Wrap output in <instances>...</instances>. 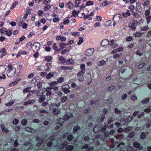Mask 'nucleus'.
I'll use <instances>...</instances> for the list:
<instances>
[{
	"label": "nucleus",
	"mask_w": 151,
	"mask_h": 151,
	"mask_svg": "<svg viewBox=\"0 0 151 151\" xmlns=\"http://www.w3.org/2000/svg\"><path fill=\"white\" fill-rule=\"evenodd\" d=\"M8 68V69L7 71V75L8 77H11L14 75L16 70L14 67L10 64L9 65Z\"/></svg>",
	"instance_id": "obj_1"
},
{
	"label": "nucleus",
	"mask_w": 151,
	"mask_h": 151,
	"mask_svg": "<svg viewBox=\"0 0 151 151\" xmlns=\"http://www.w3.org/2000/svg\"><path fill=\"white\" fill-rule=\"evenodd\" d=\"M73 116V114L71 113H70L67 114H66L65 116H64L63 118L60 119V120H58V123L62 124L64 121V119L66 120L69 119L70 118H71Z\"/></svg>",
	"instance_id": "obj_2"
},
{
	"label": "nucleus",
	"mask_w": 151,
	"mask_h": 151,
	"mask_svg": "<svg viewBox=\"0 0 151 151\" xmlns=\"http://www.w3.org/2000/svg\"><path fill=\"white\" fill-rule=\"evenodd\" d=\"M113 21L116 23H120L122 21V16L119 14H116L113 17Z\"/></svg>",
	"instance_id": "obj_3"
},
{
	"label": "nucleus",
	"mask_w": 151,
	"mask_h": 151,
	"mask_svg": "<svg viewBox=\"0 0 151 151\" xmlns=\"http://www.w3.org/2000/svg\"><path fill=\"white\" fill-rule=\"evenodd\" d=\"M85 72L81 70L77 73V76L78 78V80L82 82L84 81V78L83 77V76Z\"/></svg>",
	"instance_id": "obj_4"
},
{
	"label": "nucleus",
	"mask_w": 151,
	"mask_h": 151,
	"mask_svg": "<svg viewBox=\"0 0 151 151\" xmlns=\"http://www.w3.org/2000/svg\"><path fill=\"white\" fill-rule=\"evenodd\" d=\"M94 51V50L93 48L88 49L86 51L85 54L87 56H91L93 55Z\"/></svg>",
	"instance_id": "obj_5"
},
{
	"label": "nucleus",
	"mask_w": 151,
	"mask_h": 151,
	"mask_svg": "<svg viewBox=\"0 0 151 151\" xmlns=\"http://www.w3.org/2000/svg\"><path fill=\"white\" fill-rule=\"evenodd\" d=\"M138 24L137 21L136 20H134L132 23L128 26L132 28L133 31H134L136 29V26Z\"/></svg>",
	"instance_id": "obj_6"
},
{
	"label": "nucleus",
	"mask_w": 151,
	"mask_h": 151,
	"mask_svg": "<svg viewBox=\"0 0 151 151\" xmlns=\"http://www.w3.org/2000/svg\"><path fill=\"white\" fill-rule=\"evenodd\" d=\"M112 2L109 1L107 0L103 1L100 4V6L102 7H104L105 6H106L108 5L111 4Z\"/></svg>",
	"instance_id": "obj_7"
},
{
	"label": "nucleus",
	"mask_w": 151,
	"mask_h": 151,
	"mask_svg": "<svg viewBox=\"0 0 151 151\" xmlns=\"http://www.w3.org/2000/svg\"><path fill=\"white\" fill-rule=\"evenodd\" d=\"M109 43L110 45L112 48H114L118 46V44L117 43H115L114 40L112 39L110 41Z\"/></svg>",
	"instance_id": "obj_8"
},
{
	"label": "nucleus",
	"mask_w": 151,
	"mask_h": 151,
	"mask_svg": "<svg viewBox=\"0 0 151 151\" xmlns=\"http://www.w3.org/2000/svg\"><path fill=\"white\" fill-rule=\"evenodd\" d=\"M34 47V49L35 51L36 52L38 51L40 49V43L38 42L35 43L33 45Z\"/></svg>",
	"instance_id": "obj_9"
},
{
	"label": "nucleus",
	"mask_w": 151,
	"mask_h": 151,
	"mask_svg": "<svg viewBox=\"0 0 151 151\" xmlns=\"http://www.w3.org/2000/svg\"><path fill=\"white\" fill-rule=\"evenodd\" d=\"M46 91L47 93L46 94L47 96H50L52 94L51 90L52 88L50 87H48L45 88Z\"/></svg>",
	"instance_id": "obj_10"
},
{
	"label": "nucleus",
	"mask_w": 151,
	"mask_h": 151,
	"mask_svg": "<svg viewBox=\"0 0 151 151\" xmlns=\"http://www.w3.org/2000/svg\"><path fill=\"white\" fill-rule=\"evenodd\" d=\"M101 45L102 46H105L109 44L110 42L107 39H104L101 42Z\"/></svg>",
	"instance_id": "obj_11"
},
{
	"label": "nucleus",
	"mask_w": 151,
	"mask_h": 151,
	"mask_svg": "<svg viewBox=\"0 0 151 151\" xmlns=\"http://www.w3.org/2000/svg\"><path fill=\"white\" fill-rule=\"evenodd\" d=\"M29 53V52H26L25 51H19L17 53V57L21 56V54L26 55H28Z\"/></svg>",
	"instance_id": "obj_12"
},
{
	"label": "nucleus",
	"mask_w": 151,
	"mask_h": 151,
	"mask_svg": "<svg viewBox=\"0 0 151 151\" xmlns=\"http://www.w3.org/2000/svg\"><path fill=\"white\" fill-rule=\"evenodd\" d=\"M52 62L46 63L45 64V65L47 67L46 69H45V70L46 71H49L50 70V68L52 67L51 66Z\"/></svg>",
	"instance_id": "obj_13"
},
{
	"label": "nucleus",
	"mask_w": 151,
	"mask_h": 151,
	"mask_svg": "<svg viewBox=\"0 0 151 151\" xmlns=\"http://www.w3.org/2000/svg\"><path fill=\"white\" fill-rule=\"evenodd\" d=\"M69 18H70V17L69 16L65 18L64 20L63 24L64 25L68 24L70 22Z\"/></svg>",
	"instance_id": "obj_14"
},
{
	"label": "nucleus",
	"mask_w": 151,
	"mask_h": 151,
	"mask_svg": "<svg viewBox=\"0 0 151 151\" xmlns=\"http://www.w3.org/2000/svg\"><path fill=\"white\" fill-rule=\"evenodd\" d=\"M122 14L124 17H127L131 15V14L130 13L129 10H127L126 13L123 12L122 13Z\"/></svg>",
	"instance_id": "obj_15"
},
{
	"label": "nucleus",
	"mask_w": 151,
	"mask_h": 151,
	"mask_svg": "<svg viewBox=\"0 0 151 151\" xmlns=\"http://www.w3.org/2000/svg\"><path fill=\"white\" fill-rule=\"evenodd\" d=\"M133 146L135 148H138L139 149H141L142 147L140 146L138 142H135Z\"/></svg>",
	"instance_id": "obj_16"
},
{
	"label": "nucleus",
	"mask_w": 151,
	"mask_h": 151,
	"mask_svg": "<svg viewBox=\"0 0 151 151\" xmlns=\"http://www.w3.org/2000/svg\"><path fill=\"white\" fill-rule=\"evenodd\" d=\"M123 48L122 47H119L116 49L114 50L113 51H112L111 53L112 54H114L115 53H116L118 52L121 51L123 50Z\"/></svg>",
	"instance_id": "obj_17"
},
{
	"label": "nucleus",
	"mask_w": 151,
	"mask_h": 151,
	"mask_svg": "<svg viewBox=\"0 0 151 151\" xmlns=\"http://www.w3.org/2000/svg\"><path fill=\"white\" fill-rule=\"evenodd\" d=\"M6 70L5 67L3 65H0V74L4 73Z\"/></svg>",
	"instance_id": "obj_18"
},
{
	"label": "nucleus",
	"mask_w": 151,
	"mask_h": 151,
	"mask_svg": "<svg viewBox=\"0 0 151 151\" xmlns=\"http://www.w3.org/2000/svg\"><path fill=\"white\" fill-rule=\"evenodd\" d=\"M0 52L2 53L1 55V57H3L6 54V49L4 48L1 49H0Z\"/></svg>",
	"instance_id": "obj_19"
},
{
	"label": "nucleus",
	"mask_w": 151,
	"mask_h": 151,
	"mask_svg": "<svg viewBox=\"0 0 151 151\" xmlns=\"http://www.w3.org/2000/svg\"><path fill=\"white\" fill-rule=\"evenodd\" d=\"M35 102V100L32 99L30 100L27 102H25L24 103V105L25 106H26L27 104H33Z\"/></svg>",
	"instance_id": "obj_20"
},
{
	"label": "nucleus",
	"mask_w": 151,
	"mask_h": 151,
	"mask_svg": "<svg viewBox=\"0 0 151 151\" xmlns=\"http://www.w3.org/2000/svg\"><path fill=\"white\" fill-rule=\"evenodd\" d=\"M52 6V5L50 4H49L46 6H44L43 7V9L46 12L49 10Z\"/></svg>",
	"instance_id": "obj_21"
},
{
	"label": "nucleus",
	"mask_w": 151,
	"mask_h": 151,
	"mask_svg": "<svg viewBox=\"0 0 151 151\" xmlns=\"http://www.w3.org/2000/svg\"><path fill=\"white\" fill-rule=\"evenodd\" d=\"M1 127L3 132L7 133L8 132V129L6 128L3 125H1Z\"/></svg>",
	"instance_id": "obj_22"
},
{
	"label": "nucleus",
	"mask_w": 151,
	"mask_h": 151,
	"mask_svg": "<svg viewBox=\"0 0 151 151\" xmlns=\"http://www.w3.org/2000/svg\"><path fill=\"white\" fill-rule=\"evenodd\" d=\"M45 98V96L44 95H43L40 96V97L39 99V102L41 103L43 102L44 101Z\"/></svg>",
	"instance_id": "obj_23"
},
{
	"label": "nucleus",
	"mask_w": 151,
	"mask_h": 151,
	"mask_svg": "<svg viewBox=\"0 0 151 151\" xmlns=\"http://www.w3.org/2000/svg\"><path fill=\"white\" fill-rule=\"evenodd\" d=\"M54 76V73H50L46 76V78L48 79H50L52 77Z\"/></svg>",
	"instance_id": "obj_24"
},
{
	"label": "nucleus",
	"mask_w": 151,
	"mask_h": 151,
	"mask_svg": "<svg viewBox=\"0 0 151 151\" xmlns=\"http://www.w3.org/2000/svg\"><path fill=\"white\" fill-rule=\"evenodd\" d=\"M70 88V87L67 84H64L61 86V89L62 90H64V89L66 88Z\"/></svg>",
	"instance_id": "obj_25"
},
{
	"label": "nucleus",
	"mask_w": 151,
	"mask_h": 151,
	"mask_svg": "<svg viewBox=\"0 0 151 151\" xmlns=\"http://www.w3.org/2000/svg\"><path fill=\"white\" fill-rule=\"evenodd\" d=\"M67 6L70 9H73L74 6L73 4L71 2H69L67 4Z\"/></svg>",
	"instance_id": "obj_26"
},
{
	"label": "nucleus",
	"mask_w": 151,
	"mask_h": 151,
	"mask_svg": "<svg viewBox=\"0 0 151 151\" xmlns=\"http://www.w3.org/2000/svg\"><path fill=\"white\" fill-rule=\"evenodd\" d=\"M66 43H61L60 44L59 46L60 47L61 49H63L66 47L67 45Z\"/></svg>",
	"instance_id": "obj_27"
},
{
	"label": "nucleus",
	"mask_w": 151,
	"mask_h": 151,
	"mask_svg": "<svg viewBox=\"0 0 151 151\" xmlns=\"http://www.w3.org/2000/svg\"><path fill=\"white\" fill-rule=\"evenodd\" d=\"M60 113V110L57 109H54L53 111V113L54 115H57Z\"/></svg>",
	"instance_id": "obj_28"
},
{
	"label": "nucleus",
	"mask_w": 151,
	"mask_h": 151,
	"mask_svg": "<svg viewBox=\"0 0 151 151\" xmlns=\"http://www.w3.org/2000/svg\"><path fill=\"white\" fill-rule=\"evenodd\" d=\"M80 68L81 71L86 72V69L85 68V65L84 64H82L80 65Z\"/></svg>",
	"instance_id": "obj_29"
},
{
	"label": "nucleus",
	"mask_w": 151,
	"mask_h": 151,
	"mask_svg": "<svg viewBox=\"0 0 151 151\" xmlns=\"http://www.w3.org/2000/svg\"><path fill=\"white\" fill-rule=\"evenodd\" d=\"M81 0H76L75 1V5L76 7H78L81 2Z\"/></svg>",
	"instance_id": "obj_30"
},
{
	"label": "nucleus",
	"mask_w": 151,
	"mask_h": 151,
	"mask_svg": "<svg viewBox=\"0 0 151 151\" xmlns=\"http://www.w3.org/2000/svg\"><path fill=\"white\" fill-rule=\"evenodd\" d=\"M83 38V37H79L80 40L78 41L77 43V44L78 45H80L83 42L84 40Z\"/></svg>",
	"instance_id": "obj_31"
},
{
	"label": "nucleus",
	"mask_w": 151,
	"mask_h": 151,
	"mask_svg": "<svg viewBox=\"0 0 151 151\" xmlns=\"http://www.w3.org/2000/svg\"><path fill=\"white\" fill-rule=\"evenodd\" d=\"M4 89L3 88H0V96H2L4 92Z\"/></svg>",
	"instance_id": "obj_32"
},
{
	"label": "nucleus",
	"mask_w": 151,
	"mask_h": 151,
	"mask_svg": "<svg viewBox=\"0 0 151 151\" xmlns=\"http://www.w3.org/2000/svg\"><path fill=\"white\" fill-rule=\"evenodd\" d=\"M105 62L104 60H101L99 62H98L97 63V64L99 65L102 66L105 64Z\"/></svg>",
	"instance_id": "obj_33"
},
{
	"label": "nucleus",
	"mask_w": 151,
	"mask_h": 151,
	"mask_svg": "<svg viewBox=\"0 0 151 151\" xmlns=\"http://www.w3.org/2000/svg\"><path fill=\"white\" fill-rule=\"evenodd\" d=\"M101 128L100 127H97V126L95 127L94 128V131L95 132H98L101 129Z\"/></svg>",
	"instance_id": "obj_34"
},
{
	"label": "nucleus",
	"mask_w": 151,
	"mask_h": 151,
	"mask_svg": "<svg viewBox=\"0 0 151 151\" xmlns=\"http://www.w3.org/2000/svg\"><path fill=\"white\" fill-rule=\"evenodd\" d=\"M149 29V27L147 26H145L144 27H142L140 28L141 31H146Z\"/></svg>",
	"instance_id": "obj_35"
},
{
	"label": "nucleus",
	"mask_w": 151,
	"mask_h": 151,
	"mask_svg": "<svg viewBox=\"0 0 151 151\" xmlns=\"http://www.w3.org/2000/svg\"><path fill=\"white\" fill-rule=\"evenodd\" d=\"M93 4V2L92 1H89L86 2V5L87 6H88L89 5H92Z\"/></svg>",
	"instance_id": "obj_36"
},
{
	"label": "nucleus",
	"mask_w": 151,
	"mask_h": 151,
	"mask_svg": "<svg viewBox=\"0 0 151 151\" xmlns=\"http://www.w3.org/2000/svg\"><path fill=\"white\" fill-rule=\"evenodd\" d=\"M73 61L72 59H68L66 62L67 64L69 65L72 64L73 63Z\"/></svg>",
	"instance_id": "obj_37"
},
{
	"label": "nucleus",
	"mask_w": 151,
	"mask_h": 151,
	"mask_svg": "<svg viewBox=\"0 0 151 151\" xmlns=\"http://www.w3.org/2000/svg\"><path fill=\"white\" fill-rule=\"evenodd\" d=\"M64 79L62 77H59L57 80V81L58 83H62L64 81Z\"/></svg>",
	"instance_id": "obj_38"
},
{
	"label": "nucleus",
	"mask_w": 151,
	"mask_h": 151,
	"mask_svg": "<svg viewBox=\"0 0 151 151\" xmlns=\"http://www.w3.org/2000/svg\"><path fill=\"white\" fill-rule=\"evenodd\" d=\"M67 97L66 96H63L61 97V100L62 103L65 102L67 100Z\"/></svg>",
	"instance_id": "obj_39"
},
{
	"label": "nucleus",
	"mask_w": 151,
	"mask_h": 151,
	"mask_svg": "<svg viewBox=\"0 0 151 151\" xmlns=\"http://www.w3.org/2000/svg\"><path fill=\"white\" fill-rule=\"evenodd\" d=\"M5 32H6V34L7 36H9L12 35V32L10 30H8L6 31H5Z\"/></svg>",
	"instance_id": "obj_40"
},
{
	"label": "nucleus",
	"mask_w": 151,
	"mask_h": 151,
	"mask_svg": "<svg viewBox=\"0 0 151 151\" xmlns=\"http://www.w3.org/2000/svg\"><path fill=\"white\" fill-rule=\"evenodd\" d=\"M58 82L56 81L52 82L50 83L49 85L50 86L52 87L58 84Z\"/></svg>",
	"instance_id": "obj_41"
},
{
	"label": "nucleus",
	"mask_w": 151,
	"mask_h": 151,
	"mask_svg": "<svg viewBox=\"0 0 151 151\" xmlns=\"http://www.w3.org/2000/svg\"><path fill=\"white\" fill-rule=\"evenodd\" d=\"M14 103V101L13 100H11L8 103H6V105L7 106H10L13 104Z\"/></svg>",
	"instance_id": "obj_42"
},
{
	"label": "nucleus",
	"mask_w": 151,
	"mask_h": 151,
	"mask_svg": "<svg viewBox=\"0 0 151 151\" xmlns=\"http://www.w3.org/2000/svg\"><path fill=\"white\" fill-rule=\"evenodd\" d=\"M44 93V92H41V91H39L37 92L36 95L38 96H40L43 94Z\"/></svg>",
	"instance_id": "obj_43"
},
{
	"label": "nucleus",
	"mask_w": 151,
	"mask_h": 151,
	"mask_svg": "<svg viewBox=\"0 0 151 151\" xmlns=\"http://www.w3.org/2000/svg\"><path fill=\"white\" fill-rule=\"evenodd\" d=\"M67 145V142H65V144H64L62 145V147L61 146H59V148L61 149L62 150H63L66 147V146Z\"/></svg>",
	"instance_id": "obj_44"
},
{
	"label": "nucleus",
	"mask_w": 151,
	"mask_h": 151,
	"mask_svg": "<svg viewBox=\"0 0 151 151\" xmlns=\"http://www.w3.org/2000/svg\"><path fill=\"white\" fill-rule=\"evenodd\" d=\"M31 88L30 87H27L25 88L23 90V92L24 93H26L28 92L30 90Z\"/></svg>",
	"instance_id": "obj_45"
},
{
	"label": "nucleus",
	"mask_w": 151,
	"mask_h": 151,
	"mask_svg": "<svg viewBox=\"0 0 151 151\" xmlns=\"http://www.w3.org/2000/svg\"><path fill=\"white\" fill-rule=\"evenodd\" d=\"M52 59V57H46L45 59V61L47 62H51Z\"/></svg>",
	"instance_id": "obj_46"
},
{
	"label": "nucleus",
	"mask_w": 151,
	"mask_h": 151,
	"mask_svg": "<svg viewBox=\"0 0 151 151\" xmlns=\"http://www.w3.org/2000/svg\"><path fill=\"white\" fill-rule=\"evenodd\" d=\"M44 47L45 49V50L47 51H50L51 50V48L50 47H47L46 45H44Z\"/></svg>",
	"instance_id": "obj_47"
},
{
	"label": "nucleus",
	"mask_w": 151,
	"mask_h": 151,
	"mask_svg": "<svg viewBox=\"0 0 151 151\" xmlns=\"http://www.w3.org/2000/svg\"><path fill=\"white\" fill-rule=\"evenodd\" d=\"M59 60L62 63H64L66 60V59L64 58V57H60Z\"/></svg>",
	"instance_id": "obj_48"
},
{
	"label": "nucleus",
	"mask_w": 151,
	"mask_h": 151,
	"mask_svg": "<svg viewBox=\"0 0 151 151\" xmlns=\"http://www.w3.org/2000/svg\"><path fill=\"white\" fill-rule=\"evenodd\" d=\"M66 149L67 150H71L73 148V147L72 145H70L68 146L67 147H66Z\"/></svg>",
	"instance_id": "obj_49"
},
{
	"label": "nucleus",
	"mask_w": 151,
	"mask_h": 151,
	"mask_svg": "<svg viewBox=\"0 0 151 151\" xmlns=\"http://www.w3.org/2000/svg\"><path fill=\"white\" fill-rule=\"evenodd\" d=\"M12 122L14 124L16 125L18 124L19 122V120L18 119H15L13 120Z\"/></svg>",
	"instance_id": "obj_50"
},
{
	"label": "nucleus",
	"mask_w": 151,
	"mask_h": 151,
	"mask_svg": "<svg viewBox=\"0 0 151 151\" xmlns=\"http://www.w3.org/2000/svg\"><path fill=\"white\" fill-rule=\"evenodd\" d=\"M17 4L18 3L17 2H15L13 3L11 7L10 8V9L12 10L14 8V7L16 6Z\"/></svg>",
	"instance_id": "obj_51"
},
{
	"label": "nucleus",
	"mask_w": 151,
	"mask_h": 151,
	"mask_svg": "<svg viewBox=\"0 0 151 151\" xmlns=\"http://www.w3.org/2000/svg\"><path fill=\"white\" fill-rule=\"evenodd\" d=\"M69 88H66L62 90L65 93H68L70 92V91L68 89Z\"/></svg>",
	"instance_id": "obj_52"
},
{
	"label": "nucleus",
	"mask_w": 151,
	"mask_h": 151,
	"mask_svg": "<svg viewBox=\"0 0 151 151\" xmlns=\"http://www.w3.org/2000/svg\"><path fill=\"white\" fill-rule=\"evenodd\" d=\"M133 118L131 116H129L125 120V122H130L132 119Z\"/></svg>",
	"instance_id": "obj_53"
},
{
	"label": "nucleus",
	"mask_w": 151,
	"mask_h": 151,
	"mask_svg": "<svg viewBox=\"0 0 151 151\" xmlns=\"http://www.w3.org/2000/svg\"><path fill=\"white\" fill-rule=\"evenodd\" d=\"M146 133H145L144 132H142V133L141 135V138L142 139H143L145 138L146 137Z\"/></svg>",
	"instance_id": "obj_54"
},
{
	"label": "nucleus",
	"mask_w": 151,
	"mask_h": 151,
	"mask_svg": "<svg viewBox=\"0 0 151 151\" xmlns=\"http://www.w3.org/2000/svg\"><path fill=\"white\" fill-rule=\"evenodd\" d=\"M146 19L147 23H149L151 20V16H147Z\"/></svg>",
	"instance_id": "obj_55"
},
{
	"label": "nucleus",
	"mask_w": 151,
	"mask_h": 151,
	"mask_svg": "<svg viewBox=\"0 0 151 151\" xmlns=\"http://www.w3.org/2000/svg\"><path fill=\"white\" fill-rule=\"evenodd\" d=\"M133 15L137 18H139L140 17V15L137 12H133Z\"/></svg>",
	"instance_id": "obj_56"
},
{
	"label": "nucleus",
	"mask_w": 151,
	"mask_h": 151,
	"mask_svg": "<svg viewBox=\"0 0 151 151\" xmlns=\"http://www.w3.org/2000/svg\"><path fill=\"white\" fill-rule=\"evenodd\" d=\"M136 4L137 8L138 9L142 10V9L141 7V4L140 3L138 2L136 3Z\"/></svg>",
	"instance_id": "obj_57"
},
{
	"label": "nucleus",
	"mask_w": 151,
	"mask_h": 151,
	"mask_svg": "<svg viewBox=\"0 0 151 151\" xmlns=\"http://www.w3.org/2000/svg\"><path fill=\"white\" fill-rule=\"evenodd\" d=\"M149 99H145L142 101V103L143 104H147L149 101Z\"/></svg>",
	"instance_id": "obj_58"
},
{
	"label": "nucleus",
	"mask_w": 151,
	"mask_h": 151,
	"mask_svg": "<svg viewBox=\"0 0 151 151\" xmlns=\"http://www.w3.org/2000/svg\"><path fill=\"white\" fill-rule=\"evenodd\" d=\"M60 20V18L58 17H55L53 19V21L54 22H58Z\"/></svg>",
	"instance_id": "obj_59"
},
{
	"label": "nucleus",
	"mask_w": 151,
	"mask_h": 151,
	"mask_svg": "<svg viewBox=\"0 0 151 151\" xmlns=\"http://www.w3.org/2000/svg\"><path fill=\"white\" fill-rule=\"evenodd\" d=\"M134 134L133 132H131L129 134L128 137L131 138H132Z\"/></svg>",
	"instance_id": "obj_60"
},
{
	"label": "nucleus",
	"mask_w": 151,
	"mask_h": 151,
	"mask_svg": "<svg viewBox=\"0 0 151 151\" xmlns=\"http://www.w3.org/2000/svg\"><path fill=\"white\" fill-rule=\"evenodd\" d=\"M27 121L25 119H23L22 121V123L23 126L25 125L27 123Z\"/></svg>",
	"instance_id": "obj_61"
},
{
	"label": "nucleus",
	"mask_w": 151,
	"mask_h": 151,
	"mask_svg": "<svg viewBox=\"0 0 151 151\" xmlns=\"http://www.w3.org/2000/svg\"><path fill=\"white\" fill-rule=\"evenodd\" d=\"M80 127L78 126H76L73 128V132H76L79 129Z\"/></svg>",
	"instance_id": "obj_62"
},
{
	"label": "nucleus",
	"mask_w": 151,
	"mask_h": 151,
	"mask_svg": "<svg viewBox=\"0 0 151 151\" xmlns=\"http://www.w3.org/2000/svg\"><path fill=\"white\" fill-rule=\"evenodd\" d=\"M111 23V20H109L106 22V26L107 27L109 26L110 25Z\"/></svg>",
	"instance_id": "obj_63"
},
{
	"label": "nucleus",
	"mask_w": 151,
	"mask_h": 151,
	"mask_svg": "<svg viewBox=\"0 0 151 151\" xmlns=\"http://www.w3.org/2000/svg\"><path fill=\"white\" fill-rule=\"evenodd\" d=\"M127 151H134L133 148L130 147H129L127 148Z\"/></svg>",
	"instance_id": "obj_64"
}]
</instances>
